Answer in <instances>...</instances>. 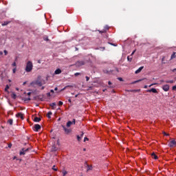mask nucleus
I'll use <instances>...</instances> for the list:
<instances>
[{"instance_id": "obj_55", "label": "nucleus", "mask_w": 176, "mask_h": 176, "mask_svg": "<svg viewBox=\"0 0 176 176\" xmlns=\"http://www.w3.org/2000/svg\"><path fill=\"white\" fill-rule=\"evenodd\" d=\"M135 53V50H134L133 52H132V55L134 54Z\"/></svg>"}, {"instance_id": "obj_61", "label": "nucleus", "mask_w": 176, "mask_h": 176, "mask_svg": "<svg viewBox=\"0 0 176 176\" xmlns=\"http://www.w3.org/2000/svg\"><path fill=\"white\" fill-rule=\"evenodd\" d=\"M45 41H49V38H46Z\"/></svg>"}, {"instance_id": "obj_5", "label": "nucleus", "mask_w": 176, "mask_h": 176, "mask_svg": "<svg viewBox=\"0 0 176 176\" xmlns=\"http://www.w3.org/2000/svg\"><path fill=\"white\" fill-rule=\"evenodd\" d=\"M86 63L83 60H78L76 63V67H82V65H85Z\"/></svg>"}, {"instance_id": "obj_31", "label": "nucleus", "mask_w": 176, "mask_h": 176, "mask_svg": "<svg viewBox=\"0 0 176 176\" xmlns=\"http://www.w3.org/2000/svg\"><path fill=\"white\" fill-rule=\"evenodd\" d=\"M52 151H54V152H56V151H57V148H56V146H52Z\"/></svg>"}, {"instance_id": "obj_29", "label": "nucleus", "mask_w": 176, "mask_h": 176, "mask_svg": "<svg viewBox=\"0 0 176 176\" xmlns=\"http://www.w3.org/2000/svg\"><path fill=\"white\" fill-rule=\"evenodd\" d=\"M9 87H10V86L8 85H7L5 88V91H8V90H9Z\"/></svg>"}, {"instance_id": "obj_51", "label": "nucleus", "mask_w": 176, "mask_h": 176, "mask_svg": "<svg viewBox=\"0 0 176 176\" xmlns=\"http://www.w3.org/2000/svg\"><path fill=\"white\" fill-rule=\"evenodd\" d=\"M54 90H55V91H57L58 90V88L55 87Z\"/></svg>"}, {"instance_id": "obj_1", "label": "nucleus", "mask_w": 176, "mask_h": 176, "mask_svg": "<svg viewBox=\"0 0 176 176\" xmlns=\"http://www.w3.org/2000/svg\"><path fill=\"white\" fill-rule=\"evenodd\" d=\"M33 68H34V65L32 64V62L31 60H28L26 63L25 71L26 72H31Z\"/></svg>"}, {"instance_id": "obj_2", "label": "nucleus", "mask_w": 176, "mask_h": 176, "mask_svg": "<svg viewBox=\"0 0 176 176\" xmlns=\"http://www.w3.org/2000/svg\"><path fill=\"white\" fill-rule=\"evenodd\" d=\"M34 85H37V86L41 87V86H42V85H43V84L42 83V82H41V80H37L33 81V82H32L30 83V85H31V86H34Z\"/></svg>"}, {"instance_id": "obj_22", "label": "nucleus", "mask_w": 176, "mask_h": 176, "mask_svg": "<svg viewBox=\"0 0 176 176\" xmlns=\"http://www.w3.org/2000/svg\"><path fill=\"white\" fill-rule=\"evenodd\" d=\"M9 23H10V21H4L3 23H1V25L5 26V25H8V24H9Z\"/></svg>"}, {"instance_id": "obj_32", "label": "nucleus", "mask_w": 176, "mask_h": 176, "mask_svg": "<svg viewBox=\"0 0 176 176\" xmlns=\"http://www.w3.org/2000/svg\"><path fill=\"white\" fill-rule=\"evenodd\" d=\"M56 165H54L52 167V170H54V171H57V168H55Z\"/></svg>"}, {"instance_id": "obj_12", "label": "nucleus", "mask_w": 176, "mask_h": 176, "mask_svg": "<svg viewBox=\"0 0 176 176\" xmlns=\"http://www.w3.org/2000/svg\"><path fill=\"white\" fill-rule=\"evenodd\" d=\"M142 69H144V66H142V67H139V69H138L135 72V74H140V72H141L142 71Z\"/></svg>"}, {"instance_id": "obj_9", "label": "nucleus", "mask_w": 176, "mask_h": 176, "mask_svg": "<svg viewBox=\"0 0 176 176\" xmlns=\"http://www.w3.org/2000/svg\"><path fill=\"white\" fill-rule=\"evenodd\" d=\"M147 93H155V94H157V90L155 88H152L151 89L146 90Z\"/></svg>"}, {"instance_id": "obj_44", "label": "nucleus", "mask_w": 176, "mask_h": 176, "mask_svg": "<svg viewBox=\"0 0 176 176\" xmlns=\"http://www.w3.org/2000/svg\"><path fill=\"white\" fill-rule=\"evenodd\" d=\"M76 120L73 119V121H72V124H75Z\"/></svg>"}, {"instance_id": "obj_48", "label": "nucleus", "mask_w": 176, "mask_h": 176, "mask_svg": "<svg viewBox=\"0 0 176 176\" xmlns=\"http://www.w3.org/2000/svg\"><path fill=\"white\" fill-rule=\"evenodd\" d=\"M108 85H112V82L111 81H109Z\"/></svg>"}, {"instance_id": "obj_36", "label": "nucleus", "mask_w": 176, "mask_h": 176, "mask_svg": "<svg viewBox=\"0 0 176 176\" xmlns=\"http://www.w3.org/2000/svg\"><path fill=\"white\" fill-rule=\"evenodd\" d=\"M155 85H157V83H153V84H151L148 87H152V86H155Z\"/></svg>"}, {"instance_id": "obj_15", "label": "nucleus", "mask_w": 176, "mask_h": 176, "mask_svg": "<svg viewBox=\"0 0 176 176\" xmlns=\"http://www.w3.org/2000/svg\"><path fill=\"white\" fill-rule=\"evenodd\" d=\"M55 75H59V74H61V69H57L54 72Z\"/></svg>"}, {"instance_id": "obj_35", "label": "nucleus", "mask_w": 176, "mask_h": 176, "mask_svg": "<svg viewBox=\"0 0 176 176\" xmlns=\"http://www.w3.org/2000/svg\"><path fill=\"white\" fill-rule=\"evenodd\" d=\"M85 79L87 82H89V80H90V78L89 76H85Z\"/></svg>"}, {"instance_id": "obj_45", "label": "nucleus", "mask_w": 176, "mask_h": 176, "mask_svg": "<svg viewBox=\"0 0 176 176\" xmlns=\"http://www.w3.org/2000/svg\"><path fill=\"white\" fill-rule=\"evenodd\" d=\"M118 80H120V82H123V78H118Z\"/></svg>"}, {"instance_id": "obj_53", "label": "nucleus", "mask_w": 176, "mask_h": 176, "mask_svg": "<svg viewBox=\"0 0 176 176\" xmlns=\"http://www.w3.org/2000/svg\"><path fill=\"white\" fill-rule=\"evenodd\" d=\"M50 91H51V93H54V90H53V89H51Z\"/></svg>"}, {"instance_id": "obj_18", "label": "nucleus", "mask_w": 176, "mask_h": 176, "mask_svg": "<svg viewBox=\"0 0 176 176\" xmlns=\"http://www.w3.org/2000/svg\"><path fill=\"white\" fill-rule=\"evenodd\" d=\"M66 126H67V127H71V126H72V121H68L67 122Z\"/></svg>"}, {"instance_id": "obj_10", "label": "nucleus", "mask_w": 176, "mask_h": 176, "mask_svg": "<svg viewBox=\"0 0 176 176\" xmlns=\"http://www.w3.org/2000/svg\"><path fill=\"white\" fill-rule=\"evenodd\" d=\"M41 130V125L36 124L34 125V131H39Z\"/></svg>"}, {"instance_id": "obj_28", "label": "nucleus", "mask_w": 176, "mask_h": 176, "mask_svg": "<svg viewBox=\"0 0 176 176\" xmlns=\"http://www.w3.org/2000/svg\"><path fill=\"white\" fill-rule=\"evenodd\" d=\"M77 140L78 142H80L82 140V138L79 136V135H77Z\"/></svg>"}, {"instance_id": "obj_33", "label": "nucleus", "mask_w": 176, "mask_h": 176, "mask_svg": "<svg viewBox=\"0 0 176 176\" xmlns=\"http://www.w3.org/2000/svg\"><path fill=\"white\" fill-rule=\"evenodd\" d=\"M63 176H65V175H67V174H68V172H67V171H63Z\"/></svg>"}, {"instance_id": "obj_37", "label": "nucleus", "mask_w": 176, "mask_h": 176, "mask_svg": "<svg viewBox=\"0 0 176 176\" xmlns=\"http://www.w3.org/2000/svg\"><path fill=\"white\" fill-rule=\"evenodd\" d=\"M3 52H4L5 56H8V51L5 50Z\"/></svg>"}, {"instance_id": "obj_52", "label": "nucleus", "mask_w": 176, "mask_h": 176, "mask_svg": "<svg viewBox=\"0 0 176 176\" xmlns=\"http://www.w3.org/2000/svg\"><path fill=\"white\" fill-rule=\"evenodd\" d=\"M131 93L134 92V91H138V90H131Z\"/></svg>"}, {"instance_id": "obj_7", "label": "nucleus", "mask_w": 176, "mask_h": 176, "mask_svg": "<svg viewBox=\"0 0 176 176\" xmlns=\"http://www.w3.org/2000/svg\"><path fill=\"white\" fill-rule=\"evenodd\" d=\"M85 167H87V171H90L93 170V166L91 165L87 164V162H85Z\"/></svg>"}, {"instance_id": "obj_40", "label": "nucleus", "mask_w": 176, "mask_h": 176, "mask_svg": "<svg viewBox=\"0 0 176 176\" xmlns=\"http://www.w3.org/2000/svg\"><path fill=\"white\" fill-rule=\"evenodd\" d=\"M86 141H89V138H84V142H86Z\"/></svg>"}, {"instance_id": "obj_6", "label": "nucleus", "mask_w": 176, "mask_h": 176, "mask_svg": "<svg viewBox=\"0 0 176 176\" xmlns=\"http://www.w3.org/2000/svg\"><path fill=\"white\" fill-rule=\"evenodd\" d=\"M30 148H22V150L19 152V155L21 156L23 155H25L27 152H28Z\"/></svg>"}, {"instance_id": "obj_63", "label": "nucleus", "mask_w": 176, "mask_h": 176, "mask_svg": "<svg viewBox=\"0 0 176 176\" xmlns=\"http://www.w3.org/2000/svg\"><path fill=\"white\" fill-rule=\"evenodd\" d=\"M9 82H12V80H9Z\"/></svg>"}, {"instance_id": "obj_20", "label": "nucleus", "mask_w": 176, "mask_h": 176, "mask_svg": "<svg viewBox=\"0 0 176 176\" xmlns=\"http://www.w3.org/2000/svg\"><path fill=\"white\" fill-rule=\"evenodd\" d=\"M8 123L12 126V124H13V119H9Z\"/></svg>"}, {"instance_id": "obj_42", "label": "nucleus", "mask_w": 176, "mask_h": 176, "mask_svg": "<svg viewBox=\"0 0 176 176\" xmlns=\"http://www.w3.org/2000/svg\"><path fill=\"white\" fill-rule=\"evenodd\" d=\"M79 75H80V73H76V74H74V76H78Z\"/></svg>"}, {"instance_id": "obj_38", "label": "nucleus", "mask_w": 176, "mask_h": 176, "mask_svg": "<svg viewBox=\"0 0 176 176\" xmlns=\"http://www.w3.org/2000/svg\"><path fill=\"white\" fill-rule=\"evenodd\" d=\"M16 68L14 67V68L12 69L13 74H16Z\"/></svg>"}, {"instance_id": "obj_25", "label": "nucleus", "mask_w": 176, "mask_h": 176, "mask_svg": "<svg viewBox=\"0 0 176 176\" xmlns=\"http://www.w3.org/2000/svg\"><path fill=\"white\" fill-rule=\"evenodd\" d=\"M165 83H174V80H166L165 81Z\"/></svg>"}, {"instance_id": "obj_11", "label": "nucleus", "mask_w": 176, "mask_h": 176, "mask_svg": "<svg viewBox=\"0 0 176 176\" xmlns=\"http://www.w3.org/2000/svg\"><path fill=\"white\" fill-rule=\"evenodd\" d=\"M16 118H21L22 119V120L24 119V116L23 115L22 113H18L16 115Z\"/></svg>"}, {"instance_id": "obj_21", "label": "nucleus", "mask_w": 176, "mask_h": 176, "mask_svg": "<svg viewBox=\"0 0 176 176\" xmlns=\"http://www.w3.org/2000/svg\"><path fill=\"white\" fill-rule=\"evenodd\" d=\"M12 98H13L14 100H16L17 95H16V94L12 93V94L11 95Z\"/></svg>"}, {"instance_id": "obj_4", "label": "nucleus", "mask_w": 176, "mask_h": 176, "mask_svg": "<svg viewBox=\"0 0 176 176\" xmlns=\"http://www.w3.org/2000/svg\"><path fill=\"white\" fill-rule=\"evenodd\" d=\"M168 146L170 148H174V146H176V141L175 139H173V140H171L170 142H168Z\"/></svg>"}, {"instance_id": "obj_60", "label": "nucleus", "mask_w": 176, "mask_h": 176, "mask_svg": "<svg viewBox=\"0 0 176 176\" xmlns=\"http://www.w3.org/2000/svg\"><path fill=\"white\" fill-rule=\"evenodd\" d=\"M83 151H86V148H83Z\"/></svg>"}, {"instance_id": "obj_17", "label": "nucleus", "mask_w": 176, "mask_h": 176, "mask_svg": "<svg viewBox=\"0 0 176 176\" xmlns=\"http://www.w3.org/2000/svg\"><path fill=\"white\" fill-rule=\"evenodd\" d=\"M52 115H53V113L52 111H49L47 114V118H48V119H50L52 118Z\"/></svg>"}, {"instance_id": "obj_57", "label": "nucleus", "mask_w": 176, "mask_h": 176, "mask_svg": "<svg viewBox=\"0 0 176 176\" xmlns=\"http://www.w3.org/2000/svg\"><path fill=\"white\" fill-rule=\"evenodd\" d=\"M68 101L69 102H72L71 99H69Z\"/></svg>"}, {"instance_id": "obj_14", "label": "nucleus", "mask_w": 176, "mask_h": 176, "mask_svg": "<svg viewBox=\"0 0 176 176\" xmlns=\"http://www.w3.org/2000/svg\"><path fill=\"white\" fill-rule=\"evenodd\" d=\"M151 157H153V159H155V160H157V159H158L157 155H156V154H155V153H151Z\"/></svg>"}, {"instance_id": "obj_34", "label": "nucleus", "mask_w": 176, "mask_h": 176, "mask_svg": "<svg viewBox=\"0 0 176 176\" xmlns=\"http://www.w3.org/2000/svg\"><path fill=\"white\" fill-rule=\"evenodd\" d=\"M164 135H166V137H168V135H170V134L166 133V132H163Z\"/></svg>"}, {"instance_id": "obj_62", "label": "nucleus", "mask_w": 176, "mask_h": 176, "mask_svg": "<svg viewBox=\"0 0 176 176\" xmlns=\"http://www.w3.org/2000/svg\"><path fill=\"white\" fill-rule=\"evenodd\" d=\"M75 97H76V98L78 97V95H76Z\"/></svg>"}, {"instance_id": "obj_13", "label": "nucleus", "mask_w": 176, "mask_h": 176, "mask_svg": "<svg viewBox=\"0 0 176 176\" xmlns=\"http://www.w3.org/2000/svg\"><path fill=\"white\" fill-rule=\"evenodd\" d=\"M28 98H25V101H31V98L30 97V96H31V92H28Z\"/></svg>"}, {"instance_id": "obj_59", "label": "nucleus", "mask_w": 176, "mask_h": 176, "mask_svg": "<svg viewBox=\"0 0 176 176\" xmlns=\"http://www.w3.org/2000/svg\"><path fill=\"white\" fill-rule=\"evenodd\" d=\"M160 82H164V81L163 80H161Z\"/></svg>"}, {"instance_id": "obj_30", "label": "nucleus", "mask_w": 176, "mask_h": 176, "mask_svg": "<svg viewBox=\"0 0 176 176\" xmlns=\"http://www.w3.org/2000/svg\"><path fill=\"white\" fill-rule=\"evenodd\" d=\"M104 30H105V31L107 32V30H109V26L105 25Z\"/></svg>"}, {"instance_id": "obj_3", "label": "nucleus", "mask_w": 176, "mask_h": 176, "mask_svg": "<svg viewBox=\"0 0 176 176\" xmlns=\"http://www.w3.org/2000/svg\"><path fill=\"white\" fill-rule=\"evenodd\" d=\"M62 128L63 129L65 134L68 135V134H71V133H72V129H67V127H65V126L62 125Z\"/></svg>"}, {"instance_id": "obj_19", "label": "nucleus", "mask_w": 176, "mask_h": 176, "mask_svg": "<svg viewBox=\"0 0 176 176\" xmlns=\"http://www.w3.org/2000/svg\"><path fill=\"white\" fill-rule=\"evenodd\" d=\"M144 79H145V78L135 80V81L132 82V85H135V83H138V82H142V80H144Z\"/></svg>"}, {"instance_id": "obj_39", "label": "nucleus", "mask_w": 176, "mask_h": 176, "mask_svg": "<svg viewBox=\"0 0 176 176\" xmlns=\"http://www.w3.org/2000/svg\"><path fill=\"white\" fill-rule=\"evenodd\" d=\"M63 102L62 101H59V102H58V105H59V106L63 105Z\"/></svg>"}, {"instance_id": "obj_41", "label": "nucleus", "mask_w": 176, "mask_h": 176, "mask_svg": "<svg viewBox=\"0 0 176 176\" xmlns=\"http://www.w3.org/2000/svg\"><path fill=\"white\" fill-rule=\"evenodd\" d=\"M16 62H14L12 64V67H16Z\"/></svg>"}, {"instance_id": "obj_56", "label": "nucleus", "mask_w": 176, "mask_h": 176, "mask_svg": "<svg viewBox=\"0 0 176 176\" xmlns=\"http://www.w3.org/2000/svg\"><path fill=\"white\" fill-rule=\"evenodd\" d=\"M162 63H163V61H164V57L162 58Z\"/></svg>"}, {"instance_id": "obj_54", "label": "nucleus", "mask_w": 176, "mask_h": 176, "mask_svg": "<svg viewBox=\"0 0 176 176\" xmlns=\"http://www.w3.org/2000/svg\"><path fill=\"white\" fill-rule=\"evenodd\" d=\"M27 84V82H24L23 83V85L24 86V85H25Z\"/></svg>"}, {"instance_id": "obj_8", "label": "nucleus", "mask_w": 176, "mask_h": 176, "mask_svg": "<svg viewBox=\"0 0 176 176\" xmlns=\"http://www.w3.org/2000/svg\"><path fill=\"white\" fill-rule=\"evenodd\" d=\"M162 89L164 90V91H168V90H170V85H163Z\"/></svg>"}, {"instance_id": "obj_46", "label": "nucleus", "mask_w": 176, "mask_h": 176, "mask_svg": "<svg viewBox=\"0 0 176 176\" xmlns=\"http://www.w3.org/2000/svg\"><path fill=\"white\" fill-rule=\"evenodd\" d=\"M8 148H12V143H10V144H8Z\"/></svg>"}, {"instance_id": "obj_64", "label": "nucleus", "mask_w": 176, "mask_h": 176, "mask_svg": "<svg viewBox=\"0 0 176 176\" xmlns=\"http://www.w3.org/2000/svg\"><path fill=\"white\" fill-rule=\"evenodd\" d=\"M16 90H19V88H16Z\"/></svg>"}, {"instance_id": "obj_50", "label": "nucleus", "mask_w": 176, "mask_h": 176, "mask_svg": "<svg viewBox=\"0 0 176 176\" xmlns=\"http://www.w3.org/2000/svg\"><path fill=\"white\" fill-rule=\"evenodd\" d=\"M2 54H3V52H2V51H0V56H2Z\"/></svg>"}, {"instance_id": "obj_24", "label": "nucleus", "mask_w": 176, "mask_h": 176, "mask_svg": "<svg viewBox=\"0 0 176 176\" xmlns=\"http://www.w3.org/2000/svg\"><path fill=\"white\" fill-rule=\"evenodd\" d=\"M50 107H52V108L53 109H54V107H56V102H52L50 104Z\"/></svg>"}, {"instance_id": "obj_16", "label": "nucleus", "mask_w": 176, "mask_h": 176, "mask_svg": "<svg viewBox=\"0 0 176 176\" xmlns=\"http://www.w3.org/2000/svg\"><path fill=\"white\" fill-rule=\"evenodd\" d=\"M34 122H36V123L39 122L40 120H41V118L34 117Z\"/></svg>"}, {"instance_id": "obj_26", "label": "nucleus", "mask_w": 176, "mask_h": 176, "mask_svg": "<svg viewBox=\"0 0 176 176\" xmlns=\"http://www.w3.org/2000/svg\"><path fill=\"white\" fill-rule=\"evenodd\" d=\"M127 60H128V61L131 62L133 60V57L127 56Z\"/></svg>"}, {"instance_id": "obj_27", "label": "nucleus", "mask_w": 176, "mask_h": 176, "mask_svg": "<svg viewBox=\"0 0 176 176\" xmlns=\"http://www.w3.org/2000/svg\"><path fill=\"white\" fill-rule=\"evenodd\" d=\"M98 31H99L100 34H105V32H107L106 30L104 29L102 30H98Z\"/></svg>"}, {"instance_id": "obj_58", "label": "nucleus", "mask_w": 176, "mask_h": 176, "mask_svg": "<svg viewBox=\"0 0 176 176\" xmlns=\"http://www.w3.org/2000/svg\"><path fill=\"white\" fill-rule=\"evenodd\" d=\"M43 89H45V87H42L41 89L43 90Z\"/></svg>"}, {"instance_id": "obj_49", "label": "nucleus", "mask_w": 176, "mask_h": 176, "mask_svg": "<svg viewBox=\"0 0 176 176\" xmlns=\"http://www.w3.org/2000/svg\"><path fill=\"white\" fill-rule=\"evenodd\" d=\"M144 89H148V85H144Z\"/></svg>"}, {"instance_id": "obj_43", "label": "nucleus", "mask_w": 176, "mask_h": 176, "mask_svg": "<svg viewBox=\"0 0 176 176\" xmlns=\"http://www.w3.org/2000/svg\"><path fill=\"white\" fill-rule=\"evenodd\" d=\"M84 134H85V133H84L83 132H82V133H81V134H80V137L81 138H83Z\"/></svg>"}, {"instance_id": "obj_47", "label": "nucleus", "mask_w": 176, "mask_h": 176, "mask_svg": "<svg viewBox=\"0 0 176 176\" xmlns=\"http://www.w3.org/2000/svg\"><path fill=\"white\" fill-rule=\"evenodd\" d=\"M47 97H50L52 95L50 94V93H47Z\"/></svg>"}, {"instance_id": "obj_23", "label": "nucleus", "mask_w": 176, "mask_h": 176, "mask_svg": "<svg viewBox=\"0 0 176 176\" xmlns=\"http://www.w3.org/2000/svg\"><path fill=\"white\" fill-rule=\"evenodd\" d=\"M176 52H173V54L171 55V57H170V60H173V58H175L176 56Z\"/></svg>"}]
</instances>
